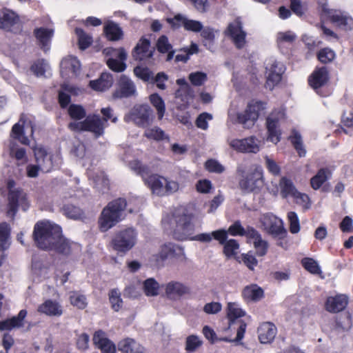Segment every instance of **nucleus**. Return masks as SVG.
<instances>
[{"mask_svg": "<svg viewBox=\"0 0 353 353\" xmlns=\"http://www.w3.org/2000/svg\"><path fill=\"white\" fill-rule=\"evenodd\" d=\"M53 28L43 27L37 28L34 30V35L37 39V44L44 52H48L50 50L52 39L54 36Z\"/></svg>", "mask_w": 353, "mask_h": 353, "instance_id": "412c9836", "label": "nucleus"}, {"mask_svg": "<svg viewBox=\"0 0 353 353\" xmlns=\"http://www.w3.org/2000/svg\"><path fill=\"white\" fill-rule=\"evenodd\" d=\"M63 214L70 219H78L82 217L83 211L72 204H65L62 208Z\"/></svg>", "mask_w": 353, "mask_h": 353, "instance_id": "3c124183", "label": "nucleus"}, {"mask_svg": "<svg viewBox=\"0 0 353 353\" xmlns=\"http://www.w3.org/2000/svg\"><path fill=\"white\" fill-rule=\"evenodd\" d=\"M317 57L321 63H328L335 59L336 54L331 48H324L319 51Z\"/></svg>", "mask_w": 353, "mask_h": 353, "instance_id": "6e6d98bb", "label": "nucleus"}, {"mask_svg": "<svg viewBox=\"0 0 353 353\" xmlns=\"http://www.w3.org/2000/svg\"><path fill=\"white\" fill-rule=\"evenodd\" d=\"M165 292L168 296H182L189 292V288L179 282L172 281L167 284Z\"/></svg>", "mask_w": 353, "mask_h": 353, "instance_id": "58836bf2", "label": "nucleus"}, {"mask_svg": "<svg viewBox=\"0 0 353 353\" xmlns=\"http://www.w3.org/2000/svg\"><path fill=\"white\" fill-rule=\"evenodd\" d=\"M159 283L152 278L146 279L143 283V289L147 296H156L158 294Z\"/></svg>", "mask_w": 353, "mask_h": 353, "instance_id": "5fc2aeb1", "label": "nucleus"}, {"mask_svg": "<svg viewBox=\"0 0 353 353\" xmlns=\"http://www.w3.org/2000/svg\"><path fill=\"white\" fill-rule=\"evenodd\" d=\"M36 163L43 172H49L53 169L59 168L62 163V158L59 152L48 153L43 148L34 150Z\"/></svg>", "mask_w": 353, "mask_h": 353, "instance_id": "6e6552de", "label": "nucleus"}, {"mask_svg": "<svg viewBox=\"0 0 353 353\" xmlns=\"http://www.w3.org/2000/svg\"><path fill=\"white\" fill-rule=\"evenodd\" d=\"M112 84L113 77L108 72L102 73L98 79L90 81V88L97 91H104L110 88Z\"/></svg>", "mask_w": 353, "mask_h": 353, "instance_id": "72a5a7b5", "label": "nucleus"}, {"mask_svg": "<svg viewBox=\"0 0 353 353\" xmlns=\"http://www.w3.org/2000/svg\"><path fill=\"white\" fill-rule=\"evenodd\" d=\"M75 33L78 37L79 48L82 50L87 49L92 42V38L80 28H75Z\"/></svg>", "mask_w": 353, "mask_h": 353, "instance_id": "de8ad7c7", "label": "nucleus"}, {"mask_svg": "<svg viewBox=\"0 0 353 353\" xmlns=\"http://www.w3.org/2000/svg\"><path fill=\"white\" fill-rule=\"evenodd\" d=\"M23 125L24 121L23 120V118H21L19 121L12 126L11 136L14 139H17L23 145H29L30 140L24 134Z\"/></svg>", "mask_w": 353, "mask_h": 353, "instance_id": "e433bc0d", "label": "nucleus"}, {"mask_svg": "<svg viewBox=\"0 0 353 353\" xmlns=\"http://www.w3.org/2000/svg\"><path fill=\"white\" fill-rule=\"evenodd\" d=\"M279 188L281 190V194L282 197L285 199L289 196L292 197L293 195L297 192L293 181L286 176H283L281 178L279 181Z\"/></svg>", "mask_w": 353, "mask_h": 353, "instance_id": "c9c22d12", "label": "nucleus"}, {"mask_svg": "<svg viewBox=\"0 0 353 353\" xmlns=\"http://www.w3.org/2000/svg\"><path fill=\"white\" fill-rule=\"evenodd\" d=\"M327 19L345 30L352 29L353 27V18L347 12L341 10H334Z\"/></svg>", "mask_w": 353, "mask_h": 353, "instance_id": "a878e982", "label": "nucleus"}, {"mask_svg": "<svg viewBox=\"0 0 353 353\" xmlns=\"http://www.w3.org/2000/svg\"><path fill=\"white\" fill-rule=\"evenodd\" d=\"M131 170L141 176L145 185H147L153 194L159 196L170 194L179 190V183L174 181H169L159 174H150V170L146 165H143L138 160L130 162Z\"/></svg>", "mask_w": 353, "mask_h": 353, "instance_id": "7ed1b4c3", "label": "nucleus"}, {"mask_svg": "<svg viewBox=\"0 0 353 353\" xmlns=\"http://www.w3.org/2000/svg\"><path fill=\"white\" fill-rule=\"evenodd\" d=\"M283 113L281 111L273 112L267 118L266 124L268 132V140L277 143L280 141L281 132L279 128V120L283 117Z\"/></svg>", "mask_w": 353, "mask_h": 353, "instance_id": "a211bd4d", "label": "nucleus"}, {"mask_svg": "<svg viewBox=\"0 0 353 353\" xmlns=\"http://www.w3.org/2000/svg\"><path fill=\"white\" fill-rule=\"evenodd\" d=\"M0 244L3 250L10 245V227L6 222L0 223Z\"/></svg>", "mask_w": 353, "mask_h": 353, "instance_id": "79ce46f5", "label": "nucleus"}, {"mask_svg": "<svg viewBox=\"0 0 353 353\" xmlns=\"http://www.w3.org/2000/svg\"><path fill=\"white\" fill-rule=\"evenodd\" d=\"M290 140L294 149L299 153V157H305L306 150L303 147L301 134L297 130H293L290 137Z\"/></svg>", "mask_w": 353, "mask_h": 353, "instance_id": "37998d69", "label": "nucleus"}, {"mask_svg": "<svg viewBox=\"0 0 353 353\" xmlns=\"http://www.w3.org/2000/svg\"><path fill=\"white\" fill-rule=\"evenodd\" d=\"M128 117L137 125L146 128L153 120V111L148 105H136L130 112Z\"/></svg>", "mask_w": 353, "mask_h": 353, "instance_id": "ddd939ff", "label": "nucleus"}, {"mask_svg": "<svg viewBox=\"0 0 353 353\" xmlns=\"http://www.w3.org/2000/svg\"><path fill=\"white\" fill-rule=\"evenodd\" d=\"M203 344V341L196 335H190L187 337L185 346L189 352H194Z\"/></svg>", "mask_w": 353, "mask_h": 353, "instance_id": "69168bd1", "label": "nucleus"}, {"mask_svg": "<svg viewBox=\"0 0 353 353\" xmlns=\"http://www.w3.org/2000/svg\"><path fill=\"white\" fill-rule=\"evenodd\" d=\"M27 315L26 310H21L17 316L0 321V330H10L23 325V320Z\"/></svg>", "mask_w": 353, "mask_h": 353, "instance_id": "473e14b6", "label": "nucleus"}, {"mask_svg": "<svg viewBox=\"0 0 353 353\" xmlns=\"http://www.w3.org/2000/svg\"><path fill=\"white\" fill-rule=\"evenodd\" d=\"M150 101L157 109L159 119H161L165 111V103L163 99L158 94L154 93L150 96Z\"/></svg>", "mask_w": 353, "mask_h": 353, "instance_id": "09e8293b", "label": "nucleus"}, {"mask_svg": "<svg viewBox=\"0 0 353 353\" xmlns=\"http://www.w3.org/2000/svg\"><path fill=\"white\" fill-rule=\"evenodd\" d=\"M223 245V253L228 258L236 255L239 248V244L235 239L226 241Z\"/></svg>", "mask_w": 353, "mask_h": 353, "instance_id": "864d4df0", "label": "nucleus"}, {"mask_svg": "<svg viewBox=\"0 0 353 353\" xmlns=\"http://www.w3.org/2000/svg\"><path fill=\"white\" fill-rule=\"evenodd\" d=\"M126 207L127 202L123 198H119L109 202L103 209L99 218L100 230L106 232L122 221L125 215Z\"/></svg>", "mask_w": 353, "mask_h": 353, "instance_id": "20e7f679", "label": "nucleus"}, {"mask_svg": "<svg viewBox=\"0 0 353 353\" xmlns=\"http://www.w3.org/2000/svg\"><path fill=\"white\" fill-rule=\"evenodd\" d=\"M48 68V64L44 59H38L36 61L30 68L31 71L37 77L44 76Z\"/></svg>", "mask_w": 353, "mask_h": 353, "instance_id": "4d7b16f0", "label": "nucleus"}, {"mask_svg": "<svg viewBox=\"0 0 353 353\" xmlns=\"http://www.w3.org/2000/svg\"><path fill=\"white\" fill-rule=\"evenodd\" d=\"M32 270L33 274L39 278L45 277L48 274V268L40 260L36 259L32 261Z\"/></svg>", "mask_w": 353, "mask_h": 353, "instance_id": "bf43d9fd", "label": "nucleus"}, {"mask_svg": "<svg viewBox=\"0 0 353 353\" xmlns=\"http://www.w3.org/2000/svg\"><path fill=\"white\" fill-rule=\"evenodd\" d=\"M68 114L72 119L81 120L83 119L86 112L83 106L77 104H71L68 108Z\"/></svg>", "mask_w": 353, "mask_h": 353, "instance_id": "13d9d810", "label": "nucleus"}, {"mask_svg": "<svg viewBox=\"0 0 353 353\" xmlns=\"http://www.w3.org/2000/svg\"><path fill=\"white\" fill-rule=\"evenodd\" d=\"M265 108V104L261 101H252L250 103L245 112L239 113L237 120L244 128H251L258 119L260 112Z\"/></svg>", "mask_w": 353, "mask_h": 353, "instance_id": "4468645a", "label": "nucleus"}, {"mask_svg": "<svg viewBox=\"0 0 353 353\" xmlns=\"http://www.w3.org/2000/svg\"><path fill=\"white\" fill-rule=\"evenodd\" d=\"M301 265L307 271L312 274H320L322 273L318 262L312 258H303L301 260Z\"/></svg>", "mask_w": 353, "mask_h": 353, "instance_id": "49530a36", "label": "nucleus"}, {"mask_svg": "<svg viewBox=\"0 0 353 353\" xmlns=\"http://www.w3.org/2000/svg\"><path fill=\"white\" fill-rule=\"evenodd\" d=\"M103 53L106 56L110 57L106 61V63L110 69L117 72H121L125 70L126 64L125 61L127 59V52L124 48H106L103 50Z\"/></svg>", "mask_w": 353, "mask_h": 353, "instance_id": "9b49d317", "label": "nucleus"}, {"mask_svg": "<svg viewBox=\"0 0 353 353\" xmlns=\"http://www.w3.org/2000/svg\"><path fill=\"white\" fill-rule=\"evenodd\" d=\"M93 343L102 353H116V346L108 337L105 332L99 330L94 332Z\"/></svg>", "mask_w": 353, "mask_h": 353, "instance_id": "4be33fe9", "label": "nucleus"}, {"mask_svg": "<svg viewBox=\"0 0 353 353\" xmlns=\"http://www.w3.org/2000/svg\"><path fill=\"white\" fill-rule=\"evenodd\" d=\"M241 294L246 302H257L264 296L263 290L256 284L245 286Z\"/></svg>", "mask_w": 353, "mask_h": 353, "instance_id": "7c9ffc66", "label": "nucleus"}, {"mask_svg": "<svg viewBox=\"0 0 353 353\" xmlns=\"http://www.w3.org/2000/svg\"><path fill=\"white\" fill-rule=\"evenodd\" d=\"M227 143L232 149L241 153L256 154L260 150V141L254 136L244 139H228Z\"/></svg>", "mask_w": 353, "mask_h": 353, "instance_id": "f8f14e48", "label": "nucleus"}, {"mask_svg": "<svg viewBox=\"0 0 353 353\" xmlns=\"http://www.w3.org/2000/svg\"><path fill=\"white\" fill-rule=\"evenodd\" d=\"M13 181L8 182V204L7 214L11 218H14L17 212L18 208L20 207L23 211H26L29 208V201L27 199L26 194L21 189L12 190L11 188L14 185Z\"/></svg>", "mask_w": 353, "mask_h": 353, "instance_id": "0eeeda50", "label": "nucleus"}, {"mask_svg": "<svg viewBox=\"0 0 353 353\" xmlns=\"http://www.w3.org/2000/svg\"><path fill=\"white\" fill-rule=\"evenodd\" d=\"M295 200L296 204L301 205L305 210H307L310 208L311 203L309 196L305 194L297 192L292 196Z\"/></svg>", "mask_w": 353, "mask_h": 353, "instance_id": "338daca9", "label": "nucleus"}, {"mask_svg": "<svg viewBox=\"0 0 353 353\" xmlns=\"http://www.w3.org/2000/svg\"><path fill=\"white\" fill-rule=\"evenodd\" d=\"M266 83L265 87L272 90L282 79V75L285 71V67L282 62L274 59H270L266 62Z\"/></svg>", "mask_w": 353, "mask_h": 353, "instance_id": "9d476101", "label": "nucleus"}, {"mask_svg": "<svg viewBox=\"0 0 353 353\" xmlns=\"http://www.w3.org/2000/svg\"><path fill=\"white\" fill-rule=\"evenodd\" d=\"M201 36L203 38V46L209 50L213 51L215 40V31L210 27H205L200 31Z\"/></svg>", "mask_w": 353, "mask_h": 353, "instance_id": "ea45409f", "label": "nucleus"}, {"mask_svg": "<svg viewBox=\"0 0 353 353\" xmlns=\"http://www.w3.org/2000/svg\"><path fill=\"white\" fill-rule=\"evenodd\" d=\"M104 32L108 40L118 41L123 36V31L118 24L109 22L104 26Z\"/></svg>", "mask_w": 353, "mask_h": 353, "instance_id": "4c0bfd02", "label": "nucleus"}, {"mask_svg": "<svg viewBox=\"0 0 353 353\" xmlns=\"http://www.w3.org/2000/svg\"><path fill=\"white\" fill-rule=\"evenodd\" d=\"M178 250H181L179 245L172 243H168L161 247L159 252L168 259L170 256H174Z\"/></svg>", "mask_w": 353, "mask_h": 353, "instance_id": "0e129e2a", "label": "nucleus"}, {"mask_svg": "<svg viewBox=\"0 0 353 353\" xmlns=\"http://www.w3.org/2000/svg\"><path fill=\"white\" fill-rule=\"evenodd\" d=\"M196 217L185 208L176 210L172 217L168 214L162 218L164 230L170 232L173 238L178 241H188L194 234Z\"/></svg>", "mask_w": 353, "mask_h": 353, "instance_id": "f03ea898", "label": "nucleus"}, {"mask_svg": "<svg viewBox=\"0 0 353 353\" xmlns=\"http://www.w3.org/2000/svg\"><path fill=\"white\" fill-rule=\"evenodd\" d=\"M108 296L112 309L115 312H119L123 307L120 291L117 288L112 289L110 291Z\"/></svg>", "mask_w": 353, "mask_h": 353, "instance_id": "c03bdc74", "label": "nucleus"}, {"mask_svg": "<svg viewBox=\"0 0 353 353\" xmlns=\"http://www.w3.org/2000/svg\"><path fill=\"white\" fill-rule=\"evenodd\" d=\"M118 350L122 353H144L145 348L134 339L125 338L118 343Z\"/></svg>", "mask_w": 353, "mask_h": 353, "instance_id": "c85d7f7f", "label": "nucleus"}, {"mask_svg": "<svg viewBox=\"0 0 353 353\" xmlns=\"http://www.w3.org/2000/svg\"><path fill=\"white\" fill-rule=\"evenodd\" d=\"M19 23V17L15 12L8 8L0 10V29L12 31V28Z\"/></svg>", "mask_w": 353, "mask_h": 353, "instance_id": "bb28decb", "label": "nucleus"}, {"mask_svg": "<svg viewBox=\"0 0 353 353\" xmlns=\"http://www.w3.org/2000/svg\"><path fill=\"white\" fill-rule=\"evenodd\" d=\"M38 312L49 316H60L63 314L61 305L51 299L46 300L38 307Z\"/></svg>", "mask_w": 353, "mask_h": 353, "instance_id": "c756f323", "label": "nucleus"}, {"mask_svg": "<svg viewBox=\"0 0 353 353\" xmlns=\"http://www.w3.org/2000/svg\"><path fill=\"white\" fill-rule=\"evenodd\" d=\"M134 74L143 81H150L153 79V73L148 68L137 66L134 68Z\"/></svg>", "mask_w": 353, "mask_h": 353, "instance_id": "680f3d73", "label": "nucleus"}, {"mask_svg": "<svg viewBox=\"0 0 353 353\" xmlns=\"http://www.w3.org/2000/svg\"><path fill=\"white\" fill-rule=\"evenodd\" d=\"M61 89L62 90L59 92V103L62 108H65L70 103L71 97L70 95L65 92V91L72 92L74 88L72 86L64 83L61 85Z\"/></svg>", "mask_w": 353, "mask_h": 353, "instance_id": "a18cd8bd", "label": "nucleus"}, {"mask_svg": "<svg viewBox=\"0 0 353 353\" xmlns=\"http://www.w3.org/2000/svg\"><path fill=\"white\" fill-rule=\"evenodd\" d=\"M86 131L94 134L96 138L102 136L107 126L105 120H102L99 114H89L85 118Z\"/></svg>", "mask_w": 353, "mask_h": 353, "instance_id": "5701e85b", "label": "nucleus"}, {"mask_svg": "<svg viewBox=\"0 0 353 353\" xmlns=\"http://www.w3.org/2000/svg\"><path fill=\"white\" fill-rule=\"evenodd\" d=\"M245 315V312L240 307L237 303L229 302L227 305V316L228 319V329L236 330V336L234 340L228 338L219 339L223 341H235L239 342L243 337L246 330L247 324L241 319Z\"/></svg>", "mask_w": 353, "mask_h": 353, "instance_id": "39448f33", "label": "nucleus"}, {"mask_svg": "<svg viewBox=\"0 0 353 353\" xmlns=\"http://www.w3.org/2000/svg\"><path fill=\"white\" fill-rule=\"evenodd\" d=\"M60 68L62 77L68 79L79 74L81 63L76 57L68 56L62 59Z\"/></svg>", "mask_w": 353, "mask_h": 353, "instance_id": "6ab92c4d", "label": "nucleus"}, {"mask_svg": "<svg viewBox=\"0 0 353 353\" xmlns=\"http://www.w3.org/2000/svg\"><path fill=\"white\" fill-rule=\"evenodd\" d=\"M348 303L347 297L340 294L336 296H330L325 302V309L332 313H336L343 310Z\"/></svg>", "mask_w": 353, "mask_h": 353, "instance_id": "cd10ccee", "label": "nucleus"}, {"mask_svg": "<svg viewBox=\"0 0 353 353\" xmlns=\"http://www.w3.org/2000/svg\"><path fill=\"white\" fill-rule=\"evenodd\" d=\"M154 50L151 48L150 41L142 37L132 52V56L136 61H144L152 57Z\"/></svg>", "mask_w": 353, "mask_h": 353, "instance_id": "aec40b11", "label": "nucleus"}, {"mask_svg": "<svg viewBox=\"0 0 353 353\" xmlns=\"http://www.w3.org/2000/svg\"><path fill=\"white\" fill-rule=\"evenodd\" d=\"M144 135L150 139L155 141H161L163 139H168V137L165 134L164 131L159 127L148 128L144 133Z\"/></svg>", "mask_w": 353, "mask_h": 353, "instance_id": "603ef678", "label": "nucleus"}, {"mask_svg": "<svg viewBox=\"0 0 353 353\" xmlns=\"http://www.w3.org/2000/svg\"><path fill=\"white\" fill-rule=\"evenodd\" d=\"M137 236L135 230L132 228L121 230L112 240V245L115 250L125 253L135 245Z\"/></svg>", "mask_w": 353, "mask_h": 353, "instance_id": "1a4fd4ad", "label": "nucleus"}, {"mask_svg": "<svg viewBox=\"0 0 353 353\" xmlns=\"http://www.w3.org/2000/svg\"><path fill=\"white\" fill-rule=\"evenodd\" d=\"M328 72L326 67H321L315 70L308 79L309 85L321 95L319 89L328 81Z\"/></svg>", "mask_w": 353, "mask_h": 353, "instance_id": "393cba45", "label": "nucleus"}, {"mask_svg": "<svg viewBox=\"0 0 353 353\" xmlns=\"http://www.w3.org/2000/svg\"><path fill=\"white\" fill-rule=\"evenodd\" d=\"M136 93L134 82L125 75H122L119 81V88L114 92V98L130 97Z\"/></svg>", "mask_w": 353, "mask_h": 353, "instance_id": "b1692460", "label": "nucleus"}, {"mask_svg": "<svg viewBox=\"0 0 353 353\" xmlns=\"http://www.w3.org/2000/svg\"><path fill=\"white\" fill-rule=\"evenodd\" d=\"M265 184L263 170L261 166L254 165L246 173H243L239 181L240 189L244 193H259Z\"/></svg>", "mask_w": 353, "mask_h": 353, "instance_id": "423d86ee", "label": "nucleus"}, {"mask_svg": "<svg viewBox=\"0 0 353 353\" xmlns=\"http://www.w3.org/2000/svg\"><path fill=\"white\" fill-rule=\"evenodd\" d=\"M224 34L230 37L235 46L241 49L245 43L246 32L243 30V24L240 19H236L230 23Z\"/></svg>", "mask_w": 353, "mask_h": 353, "instance_id": "dca6fc26", "label": "nucleus"}, {"mask_svg": "<svg viewBox=\"0 0 353 353\" xmlns=\"http://www.w3.org/2000/svg\"><path fill=\"white\" fill-rule=\"evenodd\" d=\"M288 220L290 224V232L292 234L298 233L300 231V223L297 214L295 212H289Z\"/></svg>", "mask_w": 353, "mask_h": 353, "instance_id": "e2e57ef3", "label": "nucleus"}, {"mask_svg": "<svg viewBox=\"0 0 353 353\" xmlns=\"http://www.w3.org/2000/svg\"><path fill=\"white\" fill-rule=\"evenodd\" d=\"M156 47L160 53H168L166 61H170L173 59L175 50L165 35H161L159 37L157 41Z\"/></svg>", "mask_w": 353, "mask_h": 353, "instance_id": "f704fd0d", "label": "nucleus"}, {"mask_svg": "<svg viewBox=\"0 0 353 353\" xmlns=\"http://www.w3.org/2000/svg\"><path fill=\"white\" fill-rule=\"evenodd\" d=\"M33 238L37 246L43 250H54L63 255L79 250V244L63 238L61 228L49 221L36 223Z\"/></svg>", "mask_w": 353, "mask_h": 353, "instance_id": "f257e3e1", "label": "nucleus"}, {"mask_svg": "<svg viewBox=\"0 0 353 353\" xmlns=\"http://www.w3.org/2000/svg\"><path fill=\"white\" fill-rule=\"evenodd\" d=\"M188 79L194 86H201L207 81L208 77L206 73L197 71L191 72Z\"/></svg>", "mask_w": 353, "mask_h": 353, "instance_id": "052dcab7", "label": "nucleus"}, {"mask_svg": "<svg viewBox=\"0 0 353 353\" xmlns=\"http://www.w3.org/2000/svg\"><path fill=\"white\" fill-rule=\"evenodd\" d=\"M296 36L294 33L291 31H287L285 32H279L277 35V42L279 47L284 43H292L293 41L296 39Z\"/></svg>", "mask_w": 353, "mask_h": 353, "instance_id": "774afa93", "label": "nucleus"}, {"mask_svg": "<svg viewBox=\"0 0 353 353\" xmlns=\"http://www.w3.org/2000/svg\"><path fill=\"white\" fill-rule=\"evenodd\" d=\"M276 334V327L270 322L263 323L259 329V339L261 343L272 342Z\"/></svg>", "mask_w": 353, "mask_h": 353, "instance_id": "2f4dec72", "label": "nucleus"}, {"mask_svg": "<svg viewBox=\"0 0 353 353\" xmlns=\"http://www.w3.org/2000/svg\"><path fill=\"white\" fill-rule=\"evenodd\" d=\"M167 21L173 29H178L183 26L187 31L199 32L203 28L201 21L189 19L181 14L175 15L173 18H168Z\"/></svg>", "mask_w": 353, "mask_h": 353, "instance_id": "f3484780", "label": "nucleus"}, {"mask_svg": "<svg viewBox=\"0 0 353 353\" xmlns=\"http://www.w3.org/2000/svg\"><path fill=\"white\" fill-rule=\"evenodd\" d=\"M330 172L327 168H321L311 179V186L314 190L319 189L321 185L329 179Z\"/></svg>", "mask_w": 353, "mask_h": 353, "instance_id": "a19ab883", "label": "nucleus"}, {"mask_svg": "<svg viewBox=\"0 0 353 353\" xmlns=\"http://www.w3.org/2000/svg\"><path fill=\"white\" fill-rule=\"evenodd\" d=\"M193 92L191 87L179 88L175 92V98L180 99L182 105H187L193 97Z\"/></svg>", "mask_w": 353, "mask_h": 353, "instance_id": "8fccbe9b", "label": "nucleus"}, {"mask_svg": "<svg viewBox=\"0 0 353 353\" xmlns=\"http://www.w3.org/2000/svg\"><path fill=\"white\" fill-rule=\"evenodd\" d=\"M260 221L264 228L275 237L283 238L287 234L283 221L272 213L263 214Z\"/></svg>", "mask_w": 353, "mask_h": 353, "instance_id": "2eb2a0df", "label": "nucleus"}]
</instances>
